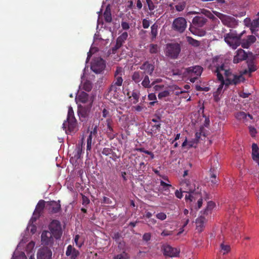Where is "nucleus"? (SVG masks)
<instances>
[{"instance_id": "f257e3e1", "label": "nucleus", "mask_w": 259, "mask_h": 259, "mask_svg": "<svg viewBox=\"0 0 259 259\" xmlns=\"http://www.w3.org/2000/svg\"><path fill=\"white\" fill-rule=\"evenodd\" d=\"M207 19L202 16H195L192 21V24L189 27V30L194 35L198 36L205 35L206 30L202 28L207 23Z\"/></svg>"}, {"instance_id": "f03ea898", "label": "nucleus", "mask_w": 259, "mask_h": 259, "mask_svg": "<svg viewBox=\"0 0 259 259\" xmlns=\"http://www.w3.org/2000/svg\"><path fill=\"white\" fill-rule=\"evenodd\" d=\"M63 127L66 129V133H75L77 130V121L74 117V111L71 107L68 109L67 118L63 124Z\"/></svg>"}, {"instance_id": "7ed1b4c3", "label": "nucleus", "mask_w": 259, "mask_h": 259, "mask_svg": "<svg viewBox=\"0 0 259 259\" xmlns=\"http://www.w3.org/2000/svg\"><path fill=\"white\" fill-rule=\"evenodd\" d=\"M89 95L84 92H81L78 95V99L79 102L82 103H87L89 101V104L87 107H80L79 108V114L82 117H85L88 116L90 110L92 106L93 100L91 99L89 101Z\"/></svg>"}, {"instance_id": "20e7f679", "label": "nucleus", "mask_w": 259, "mask_h": 259, "mask_svg": "<svg viewBox=\"0 0 259 259\" xmlns=\"http://www.w3.org/2000/svg\"><path fill=\"white\" fill-rule=\"evenodd\" d=\"M244 31L239 34L236 32H230L226 34L225 41L233 49H236L240 44V39Z\"/></svg>"}, {"instance_id": "39448f33", "label": "nucleus", "mask_w": 259, "mask_h": 259, "mask_svg": "<svg viewBox=\"0 0 259 259\" xmlns=\"http://www.w3.org/2000/svg\"><path fill=\"white\" fill-rule=\"evenodd\" d=\"M213 13L221 20L222 23L227 27L234 28L238 25V21L232 16L217 11H213Z\"/></svg>"}, {"instance_id": "423d86ee", "label": "nucleus", "mask_w": 259, "mask_h": 259, "mask_svg": "<svg viewBox=\"0 0 259 259\" xmlns=\"http://www.w3.org/2000/svg\"><path fill=\"white\" fill-rule=\"evenodd\" d=\"M181 50L180 45L178 43H169L166 46L165 55L171 59L178 58Z\"/></svg>"}, {"instance_id": "0eeeda50", "label": "nucleus", "mask_w": 259, "mask_h": 259, "mask_svg": "<svg viewBox=\"0 0 259 259\" xmlns=\"http://www.w3.org/2000/svg\"><path fill=\"white\" fill-rule=\"evenodd\" d=\"M187 26L186 19L182 17H179L175 18L171 24V28L175 31L182 33H183Z\"/></svg>"}, {"instance_id": "6e6552de", "label": "nucleus", "mask_w": 259, "mask_h": 259, "mask_svg": "<svg viewBox=\"0 0 259 259\" xmlns=\"http://www.w3.org/2000/svg\"><path fill=\"white\" fill-rule=\"evenodd\" d=\"M49 228L50 232L55 239H59L61 238L62 231L61 223L59 221L56 220L52 221L49 225Z\"/></svg>"}, {"instance_id": "1a4fd4ad", "label": "nucleus", "mask_w": 259, "mask_h": 259, "mask_svg": "<svg viewBox=\"0 0 259 259\" xmlns=\"http://www.w3.org/2000/svg\"><path fill=\"white\" fill-rule=\"evenodd\" d=\"M213 63L214 66V67H212L211 69L216 75L219 73L223 76V73L226 78H231L230 76L232 75V73L224 63H222L220 65L218 64H215L214 61H213Z\"/></svg>"}, {"instance_id": "9d476101", "label": "nucleus", "mask_w": 259, "mask_h": 259, "mask_svg": "<svg viewBox=\"0 0 259 259\" xmlns=\"http://www.w3.org/2000/svg\"><path fill=\"white\" fill-rule=\"evenodd\" d=\"M106 67L104 60L102 58L95 59L91 64V69L96 73H100Z\"/></svg>"}, {"instance_id": "9b49d317", "label": "nucleus", "mask_w": 259, "mask_h": 259, "mask_svg": "<svg viewBox=\"0 0 259 259\" xmlns=\"http://www.w3.org/2000/svg\"><path fill=\"white\" fill-rule=\"evenodd\" d=\"M161 250L165 256L169 257H177L180 253V250L167 244L162 245Z\"/></svg>"}, {"instance_id": "f8f14e48", "label": "nucleus", "mask_w": 259, "mask_h": 259, "mask_svg": "<svg viewBox=\"0 0 259 259\" xmlns=\"http://www.w3.org/2000/svg\"><path fill=\"white\" fill-rule=\"evenodd\" d=\"M53 235L49 231H44L41 235L42 244L45 245H52L54 243Z\"/></svg>"}, {"instance_id": "ddd939ff", "label": "nucleus", "mask_w": 259, "mask_h": 259, "mask_svg": "<svg viewBox=\"0 0 259 259\" xmlns=\"http://www.w3.org/2000/svg\"><path fill=\"white\" fill-rule=\"evenodd\" d=\"M203 71L201 66L196 65L186 68L185 73L188 76H200Z\"/></svg>"}, {"instance_id": "4468645a", "label": "nucleus", "mask_w": 259, "mask_h": 259, "mask_svg": "<svg viewBox=\"0 0 259 259\" xmlns=\"http://www.w3.org/2000/svg\"><path fill=\"white\" fill-rule=\"evenodd\" d=\"M128 37V33L126 32H123L116 39L115 46L112 48V51L113 54L116 53L117 50H118L123 44L125 42Z\"/></svg>"}, {"instance_id": "2eb2a0df", "label": "nucleus", "mask_w": 259, "mask_h": 259, "mask_svg": "<svg viewBox=\"0 0 259 259\" xmlns=\"http://www.w3.org/2000/svg\"><path fill=\"white\" fill-rule=\"evenodd\" d=\"M140 69L144 70V74H147L152 76L153 71L155 70V65L154 63H151L148 61L144 62L140 66Z\"/></svg>"}, {"instance_id": "dca6fc26", "label": "nucleus", "mask_w": 259, "mask_h": 259, "mask_svg": "<svg viewBox=\"0 0 259 259\" xmlns=\"http://www.w3.org/2000/svg\"><path fill=\"white\" fill-rule=\"evenodd\" d=\"M124 74V71L122 67H117L114 73V79L112 83L116 85H122L123 79L122 76Z\"/></svg>"}, {"instance_id": "f3484780", "label": "nucleus", "mask_w": 259, "mask_h": 259, "mask_svg": "<svg viewBox=\"0 0 259 259\" xmlns=\"http://www.w3.org/2000/svg\"><path fill=\"white\" fill-rule=\"evenodd\" d=\"M52 252L48 247L39 249L37 252V259H52Z\"/></svg>"}, {"instance_id": "a211bd4d", "label": "nucleus", "mask_w": 259, "mask_h": 259, "mask_svg": "<svg viewBox=\"0 0 259 259\" xmlns=\"http://www.w3.org/2000/svg\"><path fill=\"white\" fill-rule=\"evenodd\" d=\"M184 193H189L188 195L185 196L186 200H190L191 202L195 201L197 199H198L200 197V194L197 192H194V191L192 189H185L184 190Z\"/></svg>"}, {"instance_id": "6ab92c4d", "label": "nucleus", "mask_w": 259, "mask_h": 259, "mask_svg": "<svg viewBox=\"0 0 259 259\" xmlns=\"http://www.w3.org/2000/svg\"><path fill=\"white\" fill-rule=\"evenodd\" d=\"M207 222V220L203 216H200L196 219L195 223H196V230L199 232H202L204 228L205 224Z\"/></svg>"}, {"instance_id": "aec40b11", "label": "nucleus", "mask_w": 259, "mask_h": 259, "mask_svg": "<svg viewBox=\"0 0 259 259\" xmlns=\"http://www.w3.org/2000/svg\"><path fill=\"white\" fill-rule=\"evenodd\" d=\"M121 85H116L112 83L108 90V95L112 96L114 99L118 98L120 93Z\"/></svg>"}, {"instance_id": "412c9836", "label": "nucleus", "mask_w": 259, "mask_h": 259, "mask_svg": "<svg viewBox=\"0 0 259 259\" xmlns=\"http://www.w3.org/2000/svg\"><path fill=\"white\" fill-rule=\"evenodd\" d=\"M247 57V55L245 52L240 49L236 52V55L234 56L233 59V62L234 63H238L240 61L245 60Z\"/></svg>"}, {"instance_id": "4be33fe9", "label": "nucleus", "mask_w": 259, "mask_h": 259, "mask_svg": "<svg viewBox=\"0 0 259 259\" xmlns=\"http://www.w3.org/2000/svg\"><path fill=\"white\" fill-rule=\"evenodd\" d=\"M45 206V201L43 200H39L38 203L36 205L35 210L33 212V217L32 219H34L35 220L36 219L35 216H36V218H38L40 216V213L44 210V208Z\"/></svg>"}, {"instance_id": "5701e85b", "label": "nucleus", "mask_w": 259, "mask_h": 259, "mask_svg": "<svg viewBox=\"0 0 259 259\" xmlns=\"http://www.w3.org/2000/svg\"><path fill=\"white\" fill-rule=\"evenodd\" d=\"M79 254V251L73 248L71 245L67 246L66 255L70 256L71 259H76Z\"/></svg>"}, {"instance_id": "b1692460", "label": "nucleus", "mask_w": 259, "mask_h": 259, "mask_svg": "<svg viewBox=\"0 0 259 259\" xmlns=\"http://www.w3.org/2000/svg\"><path fill=\"white\" fill-rule=\"evenodd\" d=\"M257 18L253 20L251 24V31L256 36L259 37V13Z\"/></svg>"}, {"instance_id": "393cba45", "label": "nucleus", "mask_w": 259, "mask_h": 259, "mask_svg": "<svg viewBox=\"0 0 259 259\" xmlns=\"http://www.w3.org/2000/svg\"><path fill=\"white\" fill-rule=\"evenodd\" d=\"M48 204L50 206L49 209L52 213H58L61 210V204L59 200L58 202L55 201L49 202Z\"/></svg>"}, {"instance_id": "a878e982", "label": "nucleus", "mask_w": 259, "mask_h": 259, "mask_svg": "<svg viewBox=\"0 0 259 259\" xmlns=\"http://www.w3.org/2000/svg\"><path fill=\"white\" fill-rule=\"evenodd\" d=\"M83 145V138H82L80 143H78L76 145V148L73 153V156L76 160H78L81 158L82 152V147Z\"/></svg>"}, {"instance_id": "bb28decb", "label": "nucleus", "mask_w": 259, "mask_h": 259, "mask_svg": "<svg viewBox=\"0 0 259 259\" xmlns=\"http://www.w3.org/2000/svg\"><path fill=\"white\" fill-rule=\"evenodd\" d=\"M112 120L111 119H107V130L106 134L107 137L110 140H113L116 136V134L114 133V130L111 126V123Z\"/></svg>"}, {"instance_id": "cd10ccee", "label": "nucleus", "mask_w": 259, "mask_h": 259, "mask_svg": "<svg viewBox=\"0 0 259 259\" xmlns=\"http://www.w3.org/2000/svg\"><path fill=\"white\" fill-rule=\"evenodd\" d=\"M160 186H161V190L163 193L164 195H167L170 193V189L172 188L174 189V188L172 187V185L170 183H166L161 180L160 182Z\"/></svg>"}, {"instance_id": "c85d7f7f", "label": "nucleus", "mask_w": 259, "mask_h": 259, "mask_svg": "<svg viewBox=\"0 0 259 259\" xmlns=\"http://www.w3.org/2000/svg\"><path fill=\"white\" fill-rule=\"evenodd\" d=\"M252 158L259 166V148L255 143L252 145Z\"/></svg>"}, {"instance_id": "c756f323", "label": "nucleus", "mask_w": 259, "mask_h": 259, "mask_svg": "<svg viewBox=\"0 0 259 259\" xmlns=\"http://www.w3.org/2000/svg\"><path fill=\"white\" fill-rule=\"evenodd\" d=\"M144 73L141 71H135L132 76V80L136 83L140 82L144 76Z\"/></svg>"}, {"instance_id": "7c9ffc66", "label": "nucleus", "mask_w": 259, "mask_h": 259, "mask_svg": "<svg viewBox=\"0 0 259 259\" xmlns=\"http://www.w3.org/2000/svg\"><path fill=\"white\" fill-rule=\"evenodd\" d=\"M242 78L241 75H233V78H226V86H228L229 84H237L240 82V79Z\"/></svg>"}, {"instance_id": "2f4dec72", "label": "nucleus", "mask_w": 259, "mask_h": 259, "mask_svg": "<svg viewBox=\"0 0 259 259\" xmlns=\"http://www.w3.org/2000/svg\"><path fill=\"white\" fill-rule=\"evenodd\" d=\"M158 26L156 23H154L151 26V39L152 41H154L158 34Z\"/></svg>"}, {"instance_id": "473e14b6", "label": "nucleus", "mask_w": 259, "mask_h": 259, "mask_svg": "<svg viewBox=\"0 0 259 259\" xmlns=\"http://www.w3.org/2000/svg\"><path fill=\"white\" fill-rule=\"evenodd\" d=\"M104 20L106 22L110 23L112 21V16L110 8L107 7L103 14Z\"/></svg>"}, {"instance_id": "72a5a7b5", "label": "nucleus", "mask_w": 259, "mask_h": 259, "mask_svg": "<svg viewBox=\"0 0 259 259\" xmlns=\"http://www.w3.org/2000/svg\"><path fill=\"white\" fill-rule=\"evenodd\" d=\"M210 182L212 184V185H214L217 184L218 182V179H217V171L216 170L211 168H210Z\"/></svg>"}, {"instance_id": "f704fd0d", "label": "nucleus", "mask_w": 259, "mask_h": 259, "mask_svg": "<svg viewBox=\"0 0 259 259\" xmlns=\"http://www.w3.org/2000/svg\"><path fill=\"white\" fill-rule=\"evenodd\" d=\"M141 84L145 88L149 89L151 88V83H150V79L148 75L143 76V80L141 82Z\"/></svg>"}, {"instance_id": "c9c22d12", "label": "nucleus", "mask_w": 259, "mask_h": 259, "mask_svg": "<svg viewBox=\"0 0 259 259\" xmlns=\"http://www.w3.org/2000/svg\"><path fill=\"white\" fill-rule=\"evenodd\" d=\"M201 12L202 14L204 15L205 16H206L210 19L212 20V21H215L217 20V18L209 10L203 9L201 10Z\"/></svg>"}, {"instance_id": "e433bc0d", "label": "nucleus", "mask_w": 259, "mask_h": 259, "mask_svg": "<svg viewBox=\"0 0 259 259\" xmlns=\"http://www.w3.org/2000/svg\"><path fill=\"white\" fill-rule=\"evenodd\" d=\"M161 128V124L158 123L154 125H152V127L150 130V131L148 132V134L149 135L152 136L153 134L157 133V131H159Z\"/></svg>"}, {"instance_id": "4c0bfd02", "label": "nucleus", "mask_w": 259, "mask_h": 259, "mask_svg": "<svg viewBox=\"0 0 259 259\" xmlns=\"http://www.w3.org/2000/svg\"><path fill=\"white\" fill-rule=\"evenodd\" d=\"M217 76L218 79L221 82V84L218 88V91L219 92L222 89L224 85H226V79L224 80L223 76L221 75L219 73L217 74Z\"/></svg>"}, {"instance_id": "58836bf2", "label": "nucleus", "mask_w": 259, "mask_h": 259, "mask_svg": "<svg viewBox=\"0 0 259 259\" xmlns=\"http://www.w3.org/2000/svg\"><path fill=\"white\" fill-rule=\"evenodd\" d=\"M93 88L92 83L90 80L85 81L82 84V89L87 92H90Z\"/></svg>"}, {"instance_id": "ea45409f", "label": "nucleus", "mask_w": 259, "mask_h": 259, "mask_svg": "<svg viewBox=\"0 0 259 259\" xmlns=\"http://www.w3.org/2000/svg\"><path fill=\"white\" fill-rule=\"evenodd\" d=\"M186 38L189 44L192 46L196 47L199 46L200 42L198 40L194 39L191 36H187Z\"/></svg>"}, {"instance_id": "a19ab883", "label": "nucleus", "mask_w": 259, "mask_h": 259, "mask_svg": "<svg viewBox=\"0 0 259 259\" xmlns=\"http://www.w3.org/2000/svg\"><path fill=\"white\" fill-rule=\"evenodd\" d=\"M149 52L151 54H157L159 51V47L157 45L151 44L149 46Z\"/></svg>"}, {"instance_id": "79ce46f5", "label": "nucleus", "mask_w": 259, "mask_h": 259, "mask_svg": "<svg viewBox=\"0 0 259 259\" xmlns=\"http://www.w3.org/2000/svg\"><path fill=\"white\" fill-rule=\"evenodd\" d=\"M127 95L129 96V98H131V97H132L134 98V101L133 102L134 104H135L139 102L140 94L138 92H137V91H133L132 92L131 96H130L129 93H127Z\"/></svg>"}, {"instance_id": "37998d69", "label": "nucleus", "mask_w": 259, "mask_h": 259, "mask_svg": "<svg viewBox=\"0 0 259 259\" xmlns=\"http://www.w3.org/2000/svg\"><path fill=\"white\" fill-rule=\"evenodd\" d=\"M221 249L223 254L228 253L231 250L230 246L228 244H225L224 243L221 244Z\"/></svg>"}, {"instance_id": "c03bdc74", "label": "nucleus", "mask_w": 259, "mask_h": 259, "mask_svg": "<svg viewBox=\"0 0 259 259\" xmlns=\"http://www.w3.org/2000/svg\"><path fill=\"white\" fill-rule=\"evenodd\" d=\"M93 137L89 135L87 140V153L88 154V152L91 151L92 145V139Z\"/></svg>"}, {"instance_id": "a18cd8bd", "label": "nucleus", "mask_w": 259, "mask_h": 259, "mask_svg": "<svg viewBox=\"0 0 259 259\" xmlns=\"http://www.w3.org/2000/svg\"><path fill=\"white\" fill-rule=\"evenodd\" d=\"M235 117L238 120H244L247 117V114L243 111L239 112L235 114Z\"/></svg>"}, {"instance_id": "49530a36", "label": "nucleus", "mask_w": 259, "mask_h": 259, "mask_svg": "<svg viewBox=\"0 0 259 259\" xmlns=\"http://www.w3.org/2000/svg\"><path fill=\"white\" fill-rule=\"evenodd\" d=\"M121 234L119 232L114 233L112 235V238L117 242L120 245H121Z\"/></svg>"}, {"instance_id": "de8ad7c7", "label": "nucleus", "mask_w": 259, "mask_h": 259, "mask_svg": "<svg viewBox=\"0 0 259 259\" xmlns=\"http://www.w3.org/2000/svg\"><path fill=\"white\" fill-rule=\"evenodd\" d=\"M248 69L249 71V76L252 72H254L257 69L256 66L252 63H249L248 64Z\"/></svg>"}, {"instance_id": "09e8293b", "label": "nucleus", "mask_w": 259, "mask_h": 259, "mask_svg": "<svg viewBox=\"0 0 259 259\" xmlns=\"http://www.w3.org/2000/svg\"><path fill=\"white\" fill-rule=\"evenodd\" d=\"M128 255L127 253L125 251H123L121 253L118 254L115 256L113 259H127Z\"/></svg>"}, {"instance_id": "8fccbe9b", "label": "nucleus", "mask_w": 259, "mask_h": 259, "mask_svg": "<svg viewBox=\"0 0 259 259\" xmlns=\"http://www.w3.org/2000/svg\"><path fill=\"white\" fill-rule=\"evenodd\" d=\"M169 95V92L168 91H164L159 93L158 95V97L159 99H161L163 98L166 97Z\"/></svg>"}, {"instance_id": "3c124183", "label": "nucleus", "mask_w": 259, "mask_h": 259, "mask_svg": "<svg viewBox=\"0 0 259 259\" xmlns=\"http://www.w3.org/2000/svg\"><path fill=\"white\" fill-rule=\"evenodd\" d=\"M150 21L147 20V19H143L142 20V26L144 28L147 29L150 26Z\"/></svg>"}, {"instance_id": "603ef678", "label": "nucleus", "mask_w": 259, "mask_h": 259, "mask_svg": "<svg viewBox=\"0 0 259 259\" xmlns=\"http://www.w3.org/2000/svg\"><path fill=\"white\" fill-rule=\"evenodd\" d=\"M98 134V126L95 125L94 127L92 129V130L90 132V136L96 138Z\"/></svg>"}, {"instance_id": "864d4df0", "label": "nucleus", "mask_w": 259, "mask_h": 259, "mask_svg": "<svg viewBox=\"0 0 259 259\" xmlns=\"http://www.w3.org/2000/svg\"><path fill=\"white\" fill-rule=\"evenodd\" d=\"M90 202V199L85 195H82V204L83 205L86 206Z\"/></svg>"}, {"instance_id": "5fc2aeb1", "label": "nucleus", "mask_w": 259, "mask_h": 259, "mask_svg": "<svg viewBox=\"0 0 259 259\" xmlns=\"http://www.w3.org/2000/svg\"><path fill=\"white\" fill-rule=\"evenodd\" d=\"M251 45V44L247 40V39H243L241 42V46L243 48L247 49Z\"/></svg>"}, {"instance_id": "6e6d98bb", "label": "nucleus", "mask_w": 259, "mask_h": 259, "mask_svg": "<svg viewBox=\"0 0 259 259\" xmlns=\"http://www.w3.org/2000/svg\"><path fill=\"white\" fill-rule=\"evenodd\" d=\"M112 149L109 148H104L102 151V154L106 156H108L112 153Z\"/></svg>"}, {"instance_id": "4d7b16f0", "label": "nucleus", "mask_w": 259, "mask_h": 259, "mask_svg": "<svg viewBox=\"0 0 259 259\" xmlns=\"http://www.w3.org/2000/svg\"><path fill=\"white\" fill-rule=\"evenodd\" d=\"M137 150V151H138L139 152H143V153L147 154L148 155H152V158H154L153 153L151 151L145 150L144 148H138Z\"/></svg>"}, {"instance_id": "13d9d810", "label": "nucleus", "mask_w": 259, "mask_h": 259, "mask_svg": "<svg viewBox=\"0 0 259 259\" xmlns=\"http://www.w3.org/2000/svg\"><path fill=\"white\" fill-rule=\"evenodd\" d=\"M156 218L161 221L164 220L166 218V215L164 212H159L156 214Z\"/></svg>"}, {"instance_id": "bf43d9fd", "label": "nucleus", "mask_w": 259, "mask_h": 259, "mask_svg": "<svg viewBox=\"0 0 259 259\" xmlns=\"http://www.w3.org/2000/svg\"><path fill=\"white\" fill-rule=\"evenodd\" d=\"M151 234L150 233H146L143 235V240L146 242L150 240Z\"/></svg>"}, {"instance_id": "052dcab7", "label": "nucleus", "mask_w": 259, "mask_h": 259, "mask_svg": "<svg viewBox=\"0 0 259 259\" xmlns=\"http://www.w3.org/2000/svg\"><path fill=\"white\" fill-rule=\"evenodd\" d=\"M214 206L215 203L211 201L208 202L207 208L205 210V211H208V210L212 209L214 207Z\"/></svg>"}, {"instance_id": "680f3d73", "label": "nucleus", "mask_w": 259, "mask_h": 259, "mask_svg": "<svg viewBox=\"0 0 259 259\" xmlns=\"http://www.w3.org/2000/svg\"><path fill=\"white\" fill-rule=\"evenodd\" d=\"M172 234V231H169L167 230H164L162 231V232L161 233V235L162 236L165 237L167 236H170Z\"/></svg>"}, {"instance_id": "e2e57ef3", "label": "nucleus", "mask_w": 259, "mask_h": 259, "mask_svg": "<svg viewBox=\"0 0 259 259\" xmlns=\"http://www.w3.org/2000/svg\"><path fill=\"white\" fill-rule=\"evenodd\" d=\"M156 222H157V221L155 219L150 218L147 221V225L149 227H152V226L156 224Z\"/></svg>"}, {"instance_id": "0e129e2a", "label": "nucleus", "mask_w": 259, "mask_h": 259, "mask_svg": "<svg viewBox=\"0 0 259 259\" xmlns=\"http://www.w3.org/2000/svg\"><path fill=\"white\" fill-rule=\"evenodd\" d=\"M246 39L249 42V43L251 44V45L256 40L255 37L252 35H248Z\"/></svg>"}, {"instance_id": "69168bd1", "label": "nucleus", "mask_w": 259, "mask_h": 259, "mask_svg": "<svg viewBox=\"0 0 259 259\" xmlns=\"http://www.w3.org/2000/svg\"><path fill=\"white\" fill-rule=\"evenodd\" d=\"M176 9L178 12H181L185 9V6L184 4H179L175 6Z\"/></svg>"}, {"instance_id": "338daca9", "label": "nucleus", "mask_w": 259, "mask_h": 259, "mask_svg": "<svg viewBox=\"0 0 259 259\" xmlns=\"http://www.w3.org/2000/svg\"><path fill=\"white\" fill-rule=\"evenodd\" d=\"M249 133H250L251 136L252 137H255V136L257 133L256 129L254 127H252V126H250L249 127Z\"/></svg>"}, {"instance_id": "774afa93", "label": "nucleus", "mask_w": 259, "mask_h": 259, "mask_svg": "<svg viewBox=\"0 0 259 259\" xmlns=\"http://www.w3.org/2000/svg\"><path fill=\"white\" fill-rule=\"evenodd\" d=\"M148 99L150 101H157V98L154 93H150L148 95Z\"/></svg>"}]
</instances>
